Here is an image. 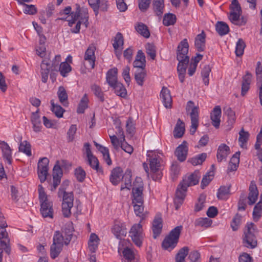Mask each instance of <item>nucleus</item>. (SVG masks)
<instances>
[{"instance_id": "f257e3e1", "label": "nucleus", "mask_w": 262, "mask_h": 262, "mask_svg": "<svg viewBox=\"0 0 262 262\" xmlns=\"http://www.w3.org/2000/svg\"><path fill=\"white\" fill-rule=\"evenodd\" d=\"M189 45L187 39L182 40L178 47L177 58L179 61L177 71L179 78L181 83L185 80V75L189 61V57L187 55Z\"/></svg>"}, {"instance_id": "f03ea898", "label": "nucleus", "mask_w": 262, "mask_h": 262, "mask_svg": "<svg viewBox=\"0 0 262 262\" xmlns=\"http://www.w3.org/2000/svg\"><path fill=\"white\" fill-rule=\"evenodd\" d=\"M69 185V181L66 180L59 187L58 196L62 198L61 212L64 217H70L71 215V209L73 207L74 200V193L72 191L67 192L66 189Z\"/></svg>"}, {"instance_id": "7ed1b4c3", "label": "nucleus", "mask_w": 262, "mask_h": 262, "mask_svg": "<svg viewBox=\"0 0 262 262\" xmlns=\"http://www.w3.org/2000/svg\"><path fill=\"white\" fill-rule=\"evenodd\" d=\"M38 191L40 204V212L42 217L52 219L54 217L53 202L48 199V196L41 185H38Z\"/></svg>"}, {"instance_id": "20e7f679", "label": "nucleus", "mask_w": 262, "mask_h": 262, "mask_svg": "<svg viewBox=\"0 0 262 262\" xmlns=\"http://www.w3.org/2000/svg\"><path fill=\"white\" fill-rule=\"evenodd\" d=\"M256 227L252 223H247L244 230L243 243L245 246L251 249L256 247L257 243L255 236Z\"/></svg>"}, {"instance_id": "39448f33", "label": "nucleus", "mask_w": 262, "mask_h": 262, "mask_svg": "<svg viewBox=\"0 0 262 262\" xmlns=\"http://www.w3.org/2000/svg\"><path fill=\"white\" fill-rule=\"evenodd\" d=\"M182 229V226H178L170 232L169 235L164 238L162 242V247L164 249H172L176 246Z\"/></svg>"}, {"instance_id": "423d86ee", "label": "nucleus", "mask_w": 262, "mask_h": 262, "mask_svg": "<svg viewBox=\"0 0 262 262\" xmlns=\"http://www.w3.org/2000/svg\"><path fill=\"white\" fill-rule=\"evenodd\" d=\"M129 236L136 246L138 247L142 246L145 234L140 223L132 226L129 231Z\"/></svg>"}, {"instance_id": "0eeeda50", "label": "nucleus", "mask_w": 262, "mask_h": 262, "mask_svg": "<svg viewBox=\"0 0 262 262\" xmlns=\"http://www.w3.org/2000/svg\"><path fill=\"white\" fill-rule=\"evenodd\" d=\"M191 110L190 115L191 117V125L190 129V133L193 135L198 127L199 124V107L194 106V102L192 101H189L186 107V112Z\"/></svg>"}, {"instance_id": "6e6552de", "label": "nucleus", "mask_w": 262, "mask_h": 262, "mask_svg": "<svg viewBox=\"0 0 262 262\" xmlns=\"http://www.w3.org/2000/svg\"><path fill=\"white\" fill-rule=\"evenodd\" d=\"M143 189V183L141 178H136L133 182V187L132 189L133 203L144 202Z\"/></svg>"}, {"instance_id": "1a4fd4ad", "label": "nucleus", "mask_w": 262, "mask_h": 262, "mask_svg": "<svg viewBox=\"0 0 262 262\" xmlns=\"http://www.w3.org/2000/svg\"><path fill=\"white\" fill-rule=\"evenodd\" d=\"M49 160L47 158H41L37 164V174L40 182L43 183L48 174Z\"/></svg>"}, {"instance_id": "9d476101", "label": "nucleus", "mask_w": 262, "mask_h": 262, "mask_svg": "<svg viewBox=\"0 0 262 262\" xmlns=\"http://www.w3.org/2000/svg\"><path fill=\"white\" fill-rule=\"evenodd\" d=\"M149 165L151 171L153 173L152 178L155 181L160 180L162 177V172L159 171L161 166L160 158L153 157L149 159Z\"/></svg>"}, {"instance_id": "9b49d317", "label": "nucleus", "mask_w": 262, "mask_h": 262, "mask_svg": "<svg viewBox=\"0 0 262 262\" xmlns=\"http://www.w3.org/2000/svg\"><path fill=\"white\" fill-rule=\"evenodd\" d=\"M200 175L199 171H194L188 176H186L181 182L183 184L182 187L184 190L189 186L196 185L199 182Z\"/></svg>"}, {"instance_id": "f8f14e48", "label": "nucleus", "mask_w": 262, "mask_h": 262, "mask_svg": "<svg viewBox=\"0 0 262 262\" xmlns=\"http://www.w3.org/2000/svg\"><path fill=\"white\" fill-rule=\"evenodd\" d=\"M57 163L54 165L53 169V186L51 189V191H54L57 187L60 184L61 179L62 177V170L60 166Z\"/></svg>"}, {"instance_id": "ddd939ff", "label": "nucleus", "mask_w": 262, "mask_h": 262, "mask_svg": "<svg viewBox=\"0 0 262 262\" xmlns=\"http://www.w3.org/2000/svg\"><path fill=\"white\" fill-rule=\"evenodd\" d=\"M182 183H180L176 192V196L174 199V203L176 205V209L177 210H178L180 206L183 204L184 200L185 198V193L187 190V189L184 190V188L182 187Z\"/></svg>"}, {"instance_id": "4468645a", "label": "nucleus", "mask_w": 262, "mask_h": 262, "mask_svg": "<svg viewBox=\"0 0 262 262\" xmlns=\"http://www.w3.org/2000/svg\"><path fill=\"white\" fill-rule=\"evenodd\" d=\"M188 150L187 143L184 141L181 144L177 147L174 155L179 161L184 162L186 159Z\"/></svg>"}, {"instance_id": "2eb2a0df", "label": "nucleus", "mask_w": 262, "mask_h": 262, "mask_svg": "<svg viewBox=\"0 0 262 262\" xmlns=\"http://www.w3.org/2000/svg\"><path fill=\"white\" fill-rule=\"evenodd\" d=\"M88 2L96 15H98L99 9L103 11H107V5L106 0H88Z\"/></svg>"}, {"instance_id": "dca6fc26", "label": "nucleus", "mask_w": 262, "mask_h": 262, "mask_svg": "<svg viewBox=\"0 0 262 262\" xmlns=\"http://www.w3.org/2000/svg\"><path fill=\"white\" fill-rule=\"evenodd\" d=\"M0 148L3 153V157L5 161L9 165L12 164V150L7 143L0 140Z\"/></svg>"}, {"instance_id": "f3484780", "label": "nucleus", "mask_w": 262, "mask_h": 262, "mask_svg": "<svg viewBox=\"0 0 262 262\" xmlns=\"http://www.w3.org/2000/svg\"><path fill=\"white\" fill-rule=\"evenodd\" d=\"M221 115V106L219 105L215 106L211 113L210 119L212 121V125L216 128H218L220 125Z\"/></svg>"}, {"instance_id": "a211bd4d", "label": "nucleus", "mask_w": 262, "mask_h": 262, "mask_svg": "<svg viewBox=\"0 0 262 262\" xmlns=\"http://www.w3.org/2000/svg\"><path fill=\"white\" fill-rule=\"evenodd\" d=\"M71 12V7L70 6H68L66 7L62 12H60V14L62 15V14H64L66 15L70 14L72 19L71 20H68L69 21V26L72 27L73 24L76 23V21L79 19L80 17V8H78L77 9L75 12Z\"/></svg>"}, {"instance_id": "6ab92c4d", "label": "nucleus", "mask_w": 262, "mask_h": 262, "mask_svg": "<svg viewBox=\"0 0 262 262\" xmlns=\"http://www.w3.org/2000/svg\"><path fill=\"white\" fill-rule=\"evenodd\" d=\"M160 96L164 106L167 108H171L172 101L170 91L167 88L163 86L160 92Z\"/></svg>"}, {"instance_id": "aec40b11", "label": "nucleus", "mask_w": 262, "mask_h": 262, "mask_svg": "<svg viewBox=\"0 0 262 262\" xmlns=\"http://www.w3.org/2000/svg\"><path fill=\"white\" fill-rule=\"evenodd\" d=\"M95 50L96 47L93 45H90L86 50L84 57L85 60L89 61L92 69H94L95 67Z\"/></svg>"}, {"instance_id": "412c9836", "label": "nucleus", "mask_w": 262, "mask_h": 262, "mask_svg": "<svg viewBox=\"0 0 262 262\" xmlns=\"http://www.w3.org/2000/svg\"><path fill=\"white\" fill-rule=\"evenodd\" d=\"M230 153V147L228 146L225 144H221L217 151L216 157L218 162H221L224 160H226Z\"/></svg>"}, {"instance_id": "4be33fe9", "label": "nucleus", "mask_w": 262, "mask_h": 262, "mask_svg": "<svg viewBox=\"0 0 262 262\" xmlns=\"http://www.w3.org/2000/svg\"><path fill=\"white\" fill-rule=\"evenodd\" d=\"M122 173L123 170L120 167H116L112 170L110 180L113 185H117L119 183L123 176Z\"/></svg>"}, {"instance_id": "5701e85b", "label": "nucleus", "mask_w": 262, "mask_h": 262, "mask_svg": "<svg viewBox=\"0 0 262 262\" xmlns=\"http://www.w3.org/2000/svg\"><path fill=\"white\" fill-rule=\"evenodd\" d=\"M252 78V74L249 71H246V74L243 77L241 91V95L242 96H244L249 91Z\"/></svg>"}, {"instance_id": "b1692460", "label": "nucleus", "mask_w": 262, "mask_h": 262, "mask_svg": "<svg viewBox=\"0 0 262 262\" xmlns=\"http://www.w3.org/2000/svg\"><path fill=\"white\" fill-rule=\"evenodd\" d=\"M162 228V219L160 215H157L153 221L152 227L154 238H157L160 234Z\"/></svg>"}, {"instance_id": "393cba45", "label": "nucleus", "mask_w": 262, "mask_h": 262, "mask_svg": "<svg viewBox=\"0 0 262 262\" xmlns=\"http://www.w3.org/2000/svg\"><path fill=\"white\" fill-rule=\"evenodd\" d=\"M117 73L118 69L116 68L110 69L106 73V80L111 87L119 82L117 80Z\"/></svg>"}, {"instance_id": "a878e982", "label": "nucleus", "mask_w": 262, "mask_h": 262, "mask_svg": "<svg viewBox=\"0 0 262 262\" xmlns=\"http://www.w3.org/2000/svg\"><path fill=\"white\" fill-rule=\"evenodd\" d=\"M31 121L33 130L36 133L40 132L42 128V125L40 116L38 115V111L32 113Z\"/></svg>"}, {"instance_id": "bb28decb", "label": "nucleus", "mask_w": 262, "mask_h": 262, "mask_svg": "<svg viewBox=\"0 0 262 262\" xmlns=\"http://www.w3.org/2000/svg\"><path fill=\"white\" fill-rule=\"evenodd\" d=\"M249 193L248 195V204L252 205L255 203L257 199L258 191L254 182H251L249 187Z\"/></svg>"}, {"instance_id": "cd10ccee", "label": "nucleus", "mask_w": 262, "mask_h": 262, "mask_svg": "<svg viewBox=\"0 0 262 262\" xmlns=\"http://www.w3.org/2000/svg\"><path fill=\"white\" fill-rule=\"evenodd\" d=\"M206 34L204 31L197 35L195 38V46L197 49V50L199 52H202L205 48V42H206Z\"/></svg>"}, {"instance_id": "c85d7f7f", "label": "nucleus", "mask_w": 262, "mask_h": 262, "mask_svg": "<svg viewBox=\"0 0 262 262\" xmlns=\"http://www.w3.org/2000/svg\"><path fill=\"white\" fill-rule=\"evenodd\" d=\"M122 181L124 182V184L121 185V190L124 189L130 190L132 186V171L130 169H126L122 177Z\"/></svg>"}, {"instance_id": "c756f323", "label": "nucleus", "mask_w": 262, "mask_h": 262, "mask_svg": "<svg viewBox=\"0 0 262 262\" xmlns=\"http://www.w3.org/2000/svg\"><path fill=\"white\" fill-rule=\"evenodd\" d=\"M145 57L143 52L141 50H139L136 60L133 63L134 67L138 68V69L145 70Z\"/></svg>"}, {"instance_id": "7c9ffc66", "label": "nucleus", "mask_w": 262, "mask_h": 262, "mask_svg": "<svg viewBox=\"0 0 262 262\" xmlns=\"http://www.w3.org/2000/svg\"><path fill=\"white\" fill-rule=\"evenodd\" d=\"M74 229L71 224L66 225L62 230V233L64 238V244L68 245L69 244L73 236Z\"/></svg>"}, {"instance_id": "2f4dec72", "label": "nucleus", "mask_w": 262, "mask_h": 262, "mask_svg": "<svg viewBox=\"0 0 262 262\" xmlns=\"http://www.w3.org/2000/svg\"><path fill=\"white\" fill-rule=\"evenodd\" d=\"M49 65V63L46 59L43 60L40 64L41 81L43 83H46L48 79Z\"/></svg>"}, {"instance_id": "473e14b6", "label": "nucleus", "mask_w": 262, "mask_h": 262, "mask_svg": "<svg viewBox=\"0 0 262 262\" xmlns=\"http://www.w3.org/2000/svg\"><path fill=\"white\" fill-rule=\"evenodd\" d=\"M184 132V123L180 119H179L174 128L173 136L175 138H181L183 136Z\"/></svg>"}, {"instance_id": "72a5a7b5", "label": "nucleus", "mask_w": 262, "mask_h": 262, "mask_svg": "<svg viewBox=\"0 0 262 262\" xmlns=\"http://www.w3.org/2000/svg\"><path fill=\"white\" fill-rule=\"evenodd\" d=\"M153 10L156 15L161 16L164 12V0H154Z\"/></svg>"}, {"instance_id": "f704fd0d", "label": "nucleus", "mask_w": 262, "mask_h": 262, "mask_svg": "<svg viewBox=\"0 0 262 262\" xmlns=\"http://www.w3.org/2000/svg\"><path fill=\"white\" fill-rule=\"evenodd\" d=\"M112 232L118 239H121L125 236L127 233L126 228L119 224H115L114 226Z\"/></svg>"}, {"instance_id": "c9c22d12", "label": "nucleus", "mask_w": 262, "mask_h": 262, "mask_svg": "<svg viewBox=\"0 0 262 262\" xmlns=\"http://www.w3.org/2000/svg\"><path fill=\"white\" fill-rule=\"evenodd\" d=\"M89 100L88 95L85 94L81 99L79 103L78 104L77 113L78 114H83L84 113L85 110L88 107V103Z\"/></svg>"}, {"instance_id": "e433bc0d", "label": "nucleus", "mask_w": 262, "mask_h": 262, "mask_svg": "<svg viewBox=\"0 0 262 262\" xmlns=\"http://www.w3.org/2000/svg\"><path fill=\"white\" fill-rule=\"evenodd\" d=\"M216 32L221 36H224L229 32V27L225 22L218 21L215 25Z\"/></svg>"}, {"instance_id": "4c0bfd02", "label": "nucleus", "mask_w": 262, "mask_h": 262, "mask_svg": "<svg viewBox=\"0 0 262 262\" xmlns=\"http://www.w3.org/2000/svg\"><path fill=\"white\" fill-rule=\"evenodd\" d=\"M88 18L89 17L87 14H85L83 17L80 15L79 19L77 22L75 28L71 29V32L74 33H79L81 24H84L85 27H87L88 25Z\"/></svg>"}, {"instance_id": "58836bf2", "label": "nucleus", "mask_w": 262, "mask_h": 262, "mask_svg": "<svg viewBox=\"0 0 262 262\" xmlns=\"http://www.w3.org/2000/svg\"><path fill=\"white\" fill-rule=\"evenodd\" d=\"M115 91V93L117 95L120 96L122 98H125L127 95V91L122 83L118 82L114 86H112Z\"/></svg>"}, {"instance_id": "ea45409f", "label": "nucleus", "mask_w": 262, "mask_h": 262, "mask_svg": "<svg viewBox=\"0 0 262 262\" xmlns=\"http://www.w3.org/2000/svg\"><path fill=\"white\" fill-rule=\"evenodd\" d=\"M91 89L95 96L102 102L104 101V94L101 87L96 84L91 85Z\"/></svg>"}, {"instance_id": "a19ab883", "label": "nucleus", "mask_w": 262, "mask_h": 262, "mask_svg": "<svg viewBox=\"0 0 262 262\" xmlns=\"http://www.w3.org/2000/svg\"><path fill=\"white\" fill-rule=\"evenodd\" d=\"M57 95L60 102L64 106H68V95L65 89L63 86H60L58 88Z\"/></svg>"}, {"instance_id": "79ce46f5", "label": "nucleus", "mask_w": 262, "mask_h": 262, "mask_svg": "<svg viewBox=\"0 0 262 262\" xmlns=\"http://www.w3.org/2000/svg\"><path fill=\"white\" fill-rule=\"evenodd\" d=\"M146 75L145 70L138 69L135 74V79L138 85L142 86Z\"/></svg>"}, {"instance_id": "37998d69", "label": "nucleus", "mask_w": 262, "mask_h": 262, "mask_svg": "<svg viewBox=\"0 0 262 262\" xmlns=\"http://www.w3.org/2000/svg\"><path fill=\"white\" fill-rule=\"evenodd\" d=\"M207 158L206 153H202L188 160V162L193 165L196 166L202 164Z\"/></svg>"}, {"instance_id": "c03bdc74", "label": "nucleus", "mask_w": 262, "mask_h": 262, "mask_svg": "<svg viewBox=\"0 0 262 262\" xmlns=\"http://www.w3.org/2000/svg\"><path fill=\"white\" fill-rule=\"evenodd\" d=\"M177 20L176 15L168 13L164 15L163 19V24L165 26L174 25Z\"/></svg>"}, {"instance_id": "a18cd8bd", "label": "nucleus", "mask_w": 262, "mask_h": 262, "mask_svg": "<svg viewBox=\"0 0 262 262\" xmlns=\"http://www.w3.org/2000/svg\"><path fill=\"white\" fill-rule=\"evenodd\" d=\"M113 46L115 51L117 50L120 47H122L124 44V38L122 34L120 32H118L114 38Z\"/></svg>"}, {"instance_id": "49530a36", "label": "nucleus", "mask_w": 262, "mask_h": 262, "mask_svg": "<svg viewBox=\"0 0 262 262\" xmlns=\"http://www.w3.org/2000/svg\"><path fill=\"white\" fill-rule=\"evenodd\" d=\"M189 250L188 247H184L180 249L176 256V261L185 262V259L188 254Z\"/></svg>"}, {"instance_id": "de8ad7c7", "label": "nucleus", "mask_w": 262, "mask_h": 262, "mask_svg": "<svg viewBox=\"0 0 262 262\" xmlns=\"http://www.w3.org/2000/svg\"><path fill=\"white\" fill-rule=\"evenodd\" d=\"M225 114L228 116V123L232 125L235 122L236 116L235 112L230 107H225L223 109Z\"/></svg>"}, {"instance_id": "09e8293b", "label": "nucleus", "mask_w": 262, "mask_h": 262, "mask_svg": "<svg viewBox=\"0 0 262 262\" xmlns=\"http://www.w3.org/2000/svg\"><path fill=\"white\" fill-rule=\"evenodd\" d=\"M136 31L145 38L150 36V33L147 27L143 23H140L135 27Z\"/></svg>"}, {"instance_id": "8fccbe9b", "label": "nucleus", "mask_w": 262, "mask_h": 262, "mask_svg": "<svg viewBox=\"0 0 262 262\" xmlns=\"http://www.w3.org/2000/svg\"><path fill=\"white\" fill-rule=\"evenodd\" d=\"M84 148L85 149V153L86 155V161H89L90 163L93 162H97V158L94 156L92 153L91 150V145L89 143H85L84 144Z\"/></svg>"}, {"instance_id": "3c124183", "label": "nucleus", "mask_w": 262, "mask_h": 262, "mask_svg": "<svg viewBox=\"0 0 262 262\" xmlns=\"http://www.w3.org/2000/svg\"><path fill=\"white\" fill-rule=\"evenodd\" d=\"M230 193V188L229 187L223 186H221L218 190L217 197L220 200H226Z\"/></svg>"}, {"instance_id": "603ef678", "label": "nucleus", "mask_w": 262, "mask_h": 262, "mask_svg": "<svg viewBox=\"0 0 262 262\" xmlns=\"http://www.w3.org/2000/svg\"><path fill=\"white\" fill-rule=\"evenodd\" d=\"M262 210V202L259 201L254 206L253 211V217L254 221H258L261 216Z\"/></svg>"}, {"instance_id": "864d4df0", "label": "nucleus", "mask_w": 262, "mask_h": 262, "mask_svg": "<svg viewBox=\"0 0 262 262\" xmlns=\"http://www.w3.org/2000/svg\"><path fill=\"white\" fill-rule=\"evenodd\" d=\"M31 147V144L28 141H24L20 143L19 146V151L30 157L32 155Z\"/></svg>"}, {"instance_id": "5fc2aeb1", "label": "nucleus", "mask_w": 262, "mask_h": 262, "mask_svg": "<svg viewBox=\"0 0 262 262\" xmlns=\"http://www.w3.org/2000/svg\"><path fill=\"white\" fill-rule=\"evenodd\" d=\"M214 177V171L210 170L208 171L203 178L201 186L202 189L206 187L212 181Z\"/></svg>"}, {"instance_id": "6e6d98bb", "label": "nucleus", "mask_w": 262, "mask_h": 262, "mask_svg": "<svg viewBox=\"0 0 262 262\" xmlns=\"http://www.w3.org/2000/svg\"><path fill=\"white\" fill-rule=\"evenodd\" d=\"M63 246L53 243L50 247V255L52 258L55 259L58 257L62 251Z\"/></svg>"}, {"instance_id": "4d7b16f0", "label": "nucleus", "mask_w": 262, "mask_h": 262, "mask_svg": "<svg viewBox=\"0 0 262 262\" xmlns=\"http://www.w3.org/2000/svg\"><path fill=\"white\" fill-rule=\"evenodd\" d=\"M51 110L55 114L56 117L61 118L63 116V113L65 111L59 105L55 104L54 100L51 101Z\"/></svg>"}, {"instance_id": "13d9d810", "label": "nucleus", "mask_w": 262, "mask_h": 262, "mask_svg": "<svg viewBox=\"0 0 262 262\" xmlns=\"http://www.w3.org/2000/svg\"><path fill=\"white\" fill-rule=\"evenodd\" d=\"M212 223V220L207 217H201L195 220L194 224L196 226L207 228L211 226Z\"/></svg>"}, {"instance_id": "bf43d9fd", "label": "nucleus", "mask_w": 262, "mask_h": 262, "mask_svg": "<svg viewBox=\"0 0 262 262\" xmlns=\"http://www.w3.org/2000/svg\"><path fill=\"white\" fill-rule=\"evenodd\" d=\"M245 47L246 45L244 41L242 39L239 38L236 45L235 51L236 55L238 57L243 55Z\"/></svg>"}, {"instance_id": "052dcab7", "label": "nucleus", "mask_w": 262, "mask_h": 262, "mask_svg": "<svg viewBox=\"0 0 262 262\" xmlns=\"http://www.w3.org/2000/svg\"><path fill=\"white\" fill-rule=\"evenodd\" d=\"M71 70V66L67 61L61 62L59 67V71L63 77H66Z\"/></svg>"}, {"instance_id": "680f3d73", "label": "nucleus", "mask_w": 262, "mask_h": 262, "mask_svg": "<svg viewBox=\"0 0 262 262\" xmlns=\"http://www.w3.org/2000/svg\"><path fill=\"white\" fill-rule=\"evenodd\" d=\"M123 255L125 258L124 262H126V260H127V262H132V260L135 259V254L133 250L128 247H126L124 249Z\"/></svg>"}, {"instance_id": "e2e57ef3", "label": "nucleus", "mask_w": 262, "mask_h": 262, "mask_svg": "<svg viewBox=\"0 0 262 262\" xmlns=\"http://www.w3.org/2000/svg\"><path fill=\"white\" fill-rule=\"evenodd\" d=\"M75 176L78 182H83L85 178L86 173L84 170L79 166L75 169Z\"/></svg>"}, {"instance_id": "0e129e2a", "label": "nucleus", "mask_w": 262, "mask_h": 262, "mask_svg": "<svg viewBox=\"0 0 262 262\" xmlns=\"http://www.w3.org/2000/svg\"><path fill=\"white\" fill-rule=\"evenodd\" d=\"M239 135L238 141L240 143V146L243 147L248 140L249 134L248 132L245 131L244 128H242L239 133Z\"/></svg>"}, {"instance_id": "69168bd1", "label": "nucleus", "mask_w": 262, "mask_h": 262, "mask_svg": "<svg viewBox=\"0 0 262 262\" xmlns=\"http://www.w3.org/2000/svg\"><path fill=\"white\" fill-rule=\"evenodd\" d=\"M63 243H64V238L63 234H62L59 231H56L53 236V243L63 246Z\"/></svg>"}, {"instance_id": "338daca9", "label": "nucleus", "mask_w": 262, "mask_h": 262, "mask_svg": "<svg viewBox=\"0 0 262 262\" xmlns=\"http://www.w3.org/2000/svg\"><path fill=\"white\" fill-rule=\"evenodd\" d=\"M77 127L75 124H72L67 132V140L68 142H73L75 139V135L76 133Z\"/></svg>"}, {"instance_id": "774afa93", "label": "nucleus", "mask_w": 262, "mask_h": 262, "mask_svg": "<svg viewBox=\"0 0 262 262\" xmlns=\"http://www.w3.org/2000/svg\"><path fill=\"white\" fill-rule=\"evenodd\" d=\"M146 54L150 57V58L154 60L156 56V51L155 47L154 45L148 43L146 45Z\"/></svg>"}]
</instances>
